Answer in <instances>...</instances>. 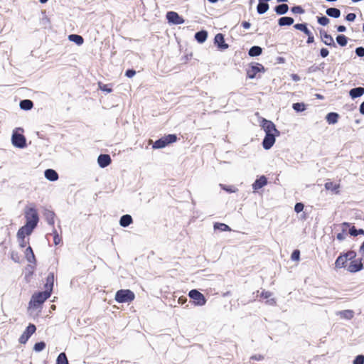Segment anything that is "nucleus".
I'll return each mask as SVG.
<instances>
[{
    "label": "nucleus",
    "mask_w": 364,
    "mask_h": 364,
    "mask_svg": "<svg viewBox=\"0 0 364 364\" xmlns=\"http://www.w3.org/2000/svg\"><path fill=\"white\" fill-rule=\"evenodd\" d=\"M50 294L48 291H38L33 294L29 301V306L38 308L42 305L50 296Z\"/></svg>",
    "instance_id": "obj_1"
},
{
    "label": "nucleus",
    "mask_w": 364,
    "mask_h": 364,
    "mask_svg": "<svg viewBox=\"0 0 364 364\" xmlns=\"http://www.w3.org/2000/svg\"><path fill=\"white\" fill-rule=\"evenodd\" d=\"M26 223L36 228L39 221V216L35 207H26L25 208Z\"/></svg>",
    "instance_id": "obj_2"
},
{
    "label": "nucleus",
    "mask_w": 364,
    "mask_h": 364,
    "mask_svg": "<svg viewBox=\"0 0 364 364\" xmlns=\"http://www.w3.org/2000/svg\"><path fill=\"white\" fill-rule=\"evenodd\" d=\"M134 298V293L130 289H120L116 292L114 299L118 303H129Z\"/></svg>",
    "instance_id": "obj_3"
},
{
    "label": "nucleus",
    "mask_w": 364,
    "mask_h": 364,
    "mask_svg": "<svg viewBox=\"0 0 364 364\" xmlns=\"http://www.w3.org/2000/svg\"><path fill=\"white\" fill-rule=\"evenodd\" d=\"M18 131L23 132V129L19 127L14 130L11 136V142L15 147L23 149L26 147V139L23 134L18 133Z\"/></svg>",
    "instance_id": "obj_4"
},
{
    "label": "nucleus",
    "mask_w": 364,
    "mask_h": 364,
    "mask_svg": "<svg viewBox=\"0 0 364 364\" xmlns=\"http://www.w3.org/2000/svg\"><path fill=\"white\" fill-rule=\"evenodd\" d=\"M188 296L196 306H203L206 304L205 296L197 289H192L188 293Z\"/></svg>",
    "instance_id": "obj_5"
},
{
    "label": "nucleus",
    "mask_w": 364,
    "mask_h": 364,
    "mask_svg": "<svg viewBox=\"0 0 364 364\" xmlns=\"http://www.w3.org/2000/svg\"><path fill=\"white\" fill-rule=\"evenodd\" d=\"M264 72V66L258 63H252L247 70V77L250 79H254L256 75L259 72Z\"/></svg>",
    "instance_id": "obj_6"
},
{
    "label": "nucleus",
    "mask_w": 364,
    "mask_h": 364,
    "mask_svg": "<svg viewBox=\"0 0 364 364\" xmlns=\"http://www.w3.org/2000/svg\"><path fill=\"white\" fill-rule=\"evenodd\" d=\"M260 126L265 133H272L280 135V132L276 128L275 124L270 120L263 118L261 121Z\"/></svg>",
    "instance_id": "obj_7"
},
{
    "label": "nucleus",
    "mask_w": 364,
    "mask_h": 364,
    "mask_svg": "<svg viewBox=\"0 0 364 364\" xmlns=\"http://www.w3.org/2000/svg\"><path fill=\"white\" fill-rule=\"evenodd\" d=\"M36 326L33 323H29L26 330L20 336L18 339L19 343L21 344H25L30 338V337L36 332Z\"/></svg>",
    "instance_id": "obj_8"
},
{
    "label": "nucleus",
    "mask_w": 364,
    "mask_h": 364,
    "mask_svg": "<svg viewBox=\"0 0 364 364\" xmlns=\"http://www.w3.org/2000/svg\"><path fill=\"white\" fill-rule=\"evenodd\" d=\"M166 17L168 22L173 25H180L185 22L184 18L176 11H168Z\"/></svg>",
    "instance_id": "obj_9"
},
{
    "label": "nucleus",
    "mask_w": 364,
    "mask_h": 364,
    "mask_svg": "<svg viewBox=\"0 0 364 364\" xmlns=\"http://www.w3.org/2000/svg\"><path fill=\"white\" fill-rule=\"evenodd\" d=\"M279 136V135H277L276 134L265 133V136L262 142L263 148L265 150L270 149L275 143L276 136Z\"/></svg>",
    "instance_id": "obj_10"
},
{
    "label": "nucleus",
    "mask_w": 364,
    "mask_h": 364,
    "mask_svg": "<svg viewBox=\"0 0 364 364\" xmlns=\"http://www.w3.org/2000/svg\"><path fill=\"white\" fill-rule=\"evenodd\" d=\"M362 258L355 259L354 260L350 261V263L348 264L346 269L351 273L358 272L363 269V264L362 262Z\"/></svg>",
    "instance_id": "obj_11"
},
{
    "label": "nucleus",
    "mask_w": 364,
    "mask_h": 364,
    "mask_svg": "<svg viewBox=\"0 0 364 364\" xmlns=\"http://www.w3.org/2000/svg\"><path fill=\"white\" fill-rule=\"evenodd\" d=\"M214 44L219 50H225L229 48V45L225 43V36L221 33H217L214 38Z\"/></svg>",
    "instance_id": "obj_12"
},
{
    "label": "nucleus",
    "mask_w": 364,
    "mask_h": 364,
    "mask_svg": "<svg viewBox=\"0 0 364 364\" xmlns=\"http://www.w3.org/2000/svg\"><path fill=\"white\" fill-rule=\"evenodd\" d=\"M320 36L322 42L330 47H336V44L334 42L333 37L328 34L326 31L323 29L320 30Z\"/></svg>",
    "instance_id": "obj_13"
},
{
    "label": "nucleus",
    "mask_w": 364,
    "mask_h": 364,
    "mask_svg": "<svg viewBox=\"0 0 364 364\" xmlns=\"http://www.w3.org/2000/svg\"><path fill=\"white\" fill-rule=\"evenodd\" d=\"M36 228H33V226L29 225L27 223H25L23 226L19 228L17 232V237H26V235L28 236L31 235L33 230Z\"/></svg>",
    "instance_id": "obj_14"
},
{
    "label": "nucleus",
    "mask_w": 364,
    "mask_h": 364,
    "mask_svg": "<svg viewBox=\"0 0 364 364\" xmlns=\"http://www.w3.org/2000/svg\"><path fill=\"white\" fill-rule=\"evenodd\" d=\"M97 163L100 167L105 168L112 163V159L109 154H101L97 158Z\"/></svg>",
    "instance_id": "obj_15"
},
{
    "label": "nucleus",
    "mask_w": 364,
    "mask_h": 364,
    "mask_svg": "<svg viewBox=\"0 0 364 364\" xmlns=\"http://www.w3.org/2000/svg\"><path fill=\"white\" fill-rule=\"evenodd\" d=\"M267 184V178L262 175L258 178H257L255 182L252 183V189L254 191H256L262 188H263L264 186Z\"/></svg>",
    "instance_id": "obj_16"
},
{
    "label": "nucleus",
    "mask_w": 364,
    "mask_h": 364,
    "mask_svg": "<svg viewBox=\"0 0 364 364\" xmlns=\"http://www.w3.org/2000/svg\"><path fill=\"white\" fill-rule=\"evenodd\" d=\"M54 280H55V274L54 272H49L47 277H46V282L44 285L45 290L48 291L49 293L51 294L53 292V285H54Z\"/></svg>",
    "instance_id": "obj_17"
},
{
    "label": "nucleus",
    "mask_w": 364,
    "mask_h": 364,
    "mask_svg": "<svg viewBox=\"0 0 364 364\" xmlns=\"http://www.w3.org/2000/svg\"><path fill=\"white\" fill-rule=\"evenodd\" d=\"M347 262H348V260H347L346 257L344 256V255L342 252L340 254V255L336 259L335 267L338 268V269L345 268V267L347 268V266H348L346 264Z\"/></svg>",
    "instance_id": "obj_18"
},
{
    "label": "nucleus",
    "mask_w": 364,
    "mask_h": 364,
    "mask_svg": "<svg viewBox=\"0 0 364 364\" xmlns=\"http://www.w3.org/2000/svg\"><path fill=\"white\" fill-rule=\"evenodd\" d=\"M44 176L50 181H55L58 179V173L51 168H48L44 171Z\"/></svg>",
    "instance_id": "obj_19"
},
{
    "label": "nucleus",
    "mask_w": 364,
    "mask_h": 364,
    "mask_svg": "<svg viewBox=\"0 0 364 364\" xmlns=\"http://www.w3.org/2000/svg\"><path fill=\"white\" fill-rule=\"evenodd\" d=\"M208 36L207 31L201 30L195 33L194 38L198 43H203L207 40Z\"/></svg>",
    "instance_id": "obj_20"
},
{
    "label": "nucleus",
    "mask_w": 364,
    "mask_h": 364,
    "mask_svg": "<svg viewBox=\"0 0 364 364\" xmlns=\"http://www.w3.org/2000/svg\"><path fill=\"white\" fill-rule=\"evenodd\" d=\"M269 9V5L267 2L262 0H258V4L257 6V12L258 14L262 15L265 14Z\"/></svg>",
    "instance_id": "obj_21"
},
{
    "label": "nucleus",
    "mask_w": 364,
    "mask_h": 364,
    "mask_svg": "<svg viewBox=\"0 0 364 364\" xmlns=\"http://www.w3.org/2000/svg\"><path fill=\"white\" fill-rule=\"evenodd\" d=\"M25 257L26 260L32 264H36V259L33 253V249L31 246H28L25 250Z\"/></svg>",
    "instance_id": "obj_22"
},
{
    "label": "nucleus",
    "mask_w": 364,
    "mask_h": 364,
    "mask_svg": "<svg viewBox=\"0 0 364 364\" xmlns=\"http://www.w3.org/2000/svg\"><path fill=\"white\" fill-rule=\"evenodd\" d=\"M364 95V87H357L352 88L349 91V95L352 99H355L361 97Z\"/></svg>",
    "instance_id": "obj_23"
},
{
    "label": "nucleus",
    "mask_w": 364,
    "mask_h": 364,
    "mask_svg": "<svg viewBox=\"0 0 364 364\" xmlns=\"http://www.w3.org/2000/svg\"><path fill=\"white\" fill-rule=\"evenodd\" d=\"M133 223L132 217L129 214L123 215L119 219V225L123 228H127Z\"/></svg>",
    "instance_id": "obj_24"
},
{
    "label": "nucleus",
    "mask_w": 364,
    "mask_h": 364,
    "mask_svg": "<svg viewBox=\"0 0 364 364\" xmlns=\"http://www.w3.org/2000/svg\"><path fill=\"white\" fill-rule=\"evenodd\" d=\"M340 116L337 112H331L326 114L325 119L329 124H335L338 122Z\"/></svg>",
    "instance_id": "obj_25"
},
{
    "label": "nucleus",
    "mask_w": 364,
    "mask_h": 364,
    "mask_svg": "<svg viewBox=\"0 0 364 364\" xmlns=\"http://www.w3.org/2000/svg\"><path fill=\"white\" fill-rule=\"evenodd\" d=\"M274 11L277 15H284L289 11V6L286 4H278L274 6Z\"/></svg>",
    "instance_id": "obj_26"
},
{
    "label": "nucleus",
    "mask_w": 364,
    "mask_h": 364,
    "mask_svg": "<svg viewBox=\"0 0 364 364\" xmlns=\"http://www.w3.org/2000/svg\"><path fill=\"white\" fill-rule=\"evenodd\" d=\"M19 107L21 109L25 111L31 110L33 107V102L31 100H22L19 102Z\"/></svg>",
    "instance_id": "obj_27"
},
{
    "label": "nucleus",
    "mask_w": 364,
    "mask_h": 364,
    "mask_svg": "<svg viewBox=\"0 0 364 364\" xmlns=\"http://www.w3.org/2000/svg\"><path fill=\"white\" fill-rule=\"evenodd\" d=\"M55 216V214L52 210H46L44 212V217H45L47 223H48V225H50L53 227L54 226V223H55V220H54Z\"/></svg>",
    "instance_id": "obj_28"
},
{
    "label": "nucleus",
    "mask_w": 364,
    "mask_h": 364,
    "mask_svg": "<svg viewBox=\"0 0 364 364\" xmlns=\"http://www.w3.org/2000/svg\"><path fill=\"white\" fill-rule=\"evenodd\" d=\"M294 22V18L290 16H282L278 19V24L279 26H291Z\"/></svg>",
    "instance_id": "obj_29"
},
{
    "label": "nucleus",
    "mask_w": 364,
    "mask_h": 364,
    "mask_svg": "<svg viewBox=\"0 0 364 364\" xmlns=\"http://www.w3.org/2000/svg\"><path fill=\"white\" fill-rule=\"evenodd\" d=\"M326 14L327 16L334 18H338L341 16L340 9L335 7H331L327 9L326 10Z\"/></svg>",
    "instance_id": "obj_30"
},
{
    "label": "nucleus",
    "mask_w": 364,
    "mask_h": 364,
    "mask_svg": "<svg viewBox=\"0 0 364 364\" xmlns=\"http://www.w3.org/2000/svg\"><path fill=\"white\" fill-rule=\"evenodd\" d=\"M262 48L259 46H253L248 50L250 57H257L262 54Z\"/></svg>",
    "instance_id": "obj_31"
},
{
    "label": "nucleus",
    "mask_w": 364,
    "mask_h": 364,
    "mask_svg": "<svg viewBox=\"0 0 364 364\" xmlns=\"http://www.w3.org/2000/svg\"><path fill=\"white\" fill-rule=\"evenodd\" d=\"M68 40L75 43L77 46H81L84 43V38L77 34H70L68 36Z\"/></svg>",
    "instance_id": "obj_32"
},
{
    "label": "nucleus",
    "mask_w": 364,
    "mask_h": 364,
    "mask_svg": "<svg viewBox=\"0 0 364 364\" xmlns=\"http://www.w3.org/2000/svg\"><path fill=\"white\" fill-rule=\"evenodd\" d=\"M167 146V143L166 142L164 136L155 141V142L152 145V148L154 149H163Z\"/></svg>",
    "instance_id": "obj_33"
},
{
    "label": "nucleus",
    "mask_w": 364,
    "mask_h": 364,
    "mask_svg": "<svg viewBox=\"0 0 364 364\" xmlns=\"http://www.w3.org/2000/svg\"><path fill=\"white\" fill-rule=\"evenodd\" d=\"M336 43L341 47L347 45L348 38L343 34H339L336 38Z\"/></svg>",
    "instance_id": "obj_34"
},
{
    "label": "nucleus",
    "mask_w": 364,
    "mask_h": 364,
    "mask_svg": "<svg viewBox=\"0 0 364 364\" xmlns=\"http://www.w3.org/2000/svg\"><path fill=\"white\" fill-rule=\"evenodd\" d=\"M324 186L326 190L332 191L336 193H338V189L340 188L339 184H334L333 182H326Z\"/></svg>",
    "instance_id": "obj_35"
},
{
    "label": "nucleus",
    "mask_w": 364,
    "mask_h": 364,
    "mask_svg": "<svg viewBox=\"0 0 364 364\" xmlns=\"http://www.w3.org/2000/svg\"><path fill=\"white\" fill-rule=\"evenodd\" d=\"M341 316L343 318L350 320L354 316V311L353 310H343L339 312Z\"/></svg>",
    "instance_id": "obj_36"
},
{
    "label": "nucleus",
    "mask_w": 364,
    "mask_h": 364,
    "mask_svg": "<svg viewBox=\"0 0 364 364\" xmlns=\"http://www.w3.org/2000/svg\"><path fill=\"white\" fill-rule=\"evenodd\" d=\"M55 364H69L67 355L65 353H60L58 355Z\"/></svg>",
    "instance_id": "obj_37"
},
{
    "label": "nucleus",
    "mask_w": 364,
    "mask_h": 364,
    "mask_svg": "<svg viewBox=\"0 0 364 364\" xmlns=\"http://www.w3.org/2000/svg\"><path fill=\"white\" fill-rule=\"evenodd\" d=\"M292 108L296 112H301L306 109V105L303 102H295L292 105Z\"/></svg>",
    "instance_id": "obj_38"
},
{
    "label": "nucleus",
    "mask_w": 364,
    "mask_h": 364,
    "mask_svg": "<svg viewBox=\"0 0 364 364\" xmlns=\"http://www.w3.org/2000/svg\"><path fill=\"white\" fill-rule=\"evenodd\" d=\"M214 228L215 230H220V231L225 232V231H230V228L225 224V223H215L214 224Z\"/></svg>",
    "instance_id": "obj_39"
},
{
    "label": "nucleus",
    "mask_w": 364,
    "mask_h": 364,
    "mask_svg": "<svg viewBox=\"0 0 364 364\" xmlns=\"http://www.w3.org/2000/svg\"><path fill=\"white\" fill-rule=\"evenodd\" d=\"M294 28L296 30L303 32L304 33H305L309 30L306 23H296L294 25Z\"/></svg>",
    "instance_id": "obj_40"
},
{
    "label": "nucleus",
    "mask_w": 364,
    "mask_h": 364,
    "mask_svg": "<svg viewBox=\"0 0 364 364\" xmlns=\"http://www.w3.org/2000/svg\"><path fill=\"white\" fill-rule=\"evenodd\" d=\"M46 344L44 341L37 342L34 344L33 350L36 352H41L45 349Z\"/></svg>",
    "instance_id": "obj_41"
},
{
    "label": "nucleus",
    "mask_w": 364,
    "mask_h": 364,
    "mask_svg": "<svg viewBox=\"0 0 364 364\" xmlns=\"http://www.w3.org/2000/svg\"><path fill=\"white\" fill-rule=\"evenodd\" d=\"M164 138L166 142L167 143V146L170 144H172V143L176 141V140H177V136H176V134H169L164 136Z\"/></svg>",
    "instance_id": "obj_42"
},
{
    "label": "nucleus",
    "mask_w": 364,
    "mask_h": 364,
    "mask_svg": "<svg viewBox=\"0 0 364 364\" xmlns=\"http://www.w3.org/2000/svg\"><path fill=\"white\" fill-rule=\"evenodd\" d=\"M324 63H322L318 65H313L309 68V73H316L318 70H322L324 68Z\"/></svg>",
    "instance_id": "obj_43"
},
{
    "label": "nucleus",
    "mask_w": 364,
    "mask_h": 364,
    "mask_svg": "<svg viewBox=\"0 0 364 364\" xmlns=\"http://www.w3.org/2000/svg\"><path fill=\"white\" fill-rule=\"evenodd\" d=\"M344 256L346 257L348 261H351L355 259L356 252L353 250H349L347 252H343Z\"/></svg>",
    "instance_id": "obj_44"
},
{
    "label": "nucleus",
    "mask_w": 364,
    "mask_h": 364,
    "mask_svg": "<svg viewBox=\"0 0 364 364\" xmlns=\"http://www.w3.org/2000/svg\"><path fill=\"white\" fill-rule=\"evenodd\" d=\"M317 21H318V24L325 26L329 23L330 20L326 16H321L317 17Z\"/></svg>",
    "instance_id": "obj_45"
},
{
    "label": "nucleus",
    "mask_w": 364,
    "mask_h": 364,
    "mask_svg": "<svg viewBox=\"0 0 364 364\" xmlns=\"http://www.w3.org/2000/svg\"><path fill=\"white\" fill-rule=\"evenodd\" d=\"M291 11L293 14H304V12H305L304 9L302 8L301 6H294L291 7Z\"/></svg>",
    "instance_id": "obj_46"
},
{
    "label": "nucleus",
    "mask_w": 364,
    "mask_h": 364,
    "mask_svg": "<svg viewBox=\"0 0 364 364\" xmlns=\"http://www.w3.org/2000/svg\"><path fill=\"white\" fill-rule=\"evenodd\" d=\"M98 85L100 89L103 92L110 93L112 91V89L109 87V85L103 84L102 82H99Z\"/></svg>",
    "instance_id": "obj_47"
},
{
    "label": "nucleus",
    "mask_w": 364,
    "mask_h": 364,
    "mask_svg": "<svg viewBox=\"0 0 364 364\" xmlns=\"http://www.w3.org/2000/svg\"><path fill=\"white\" fill-rule=\"evenodd\" d=\"M53 242L55 245L60 244L61 242V238L59 237L57 230L53 228Z\"/></svg>",
    "instance_id": "obj_48"
},
{
    "label": "nucleus",
    "mask_w": 364,
    "mask_h": 364,
    "mask_svg": "<svg viewBox=\"0 0 364 364\" xmlns=\"http://www.w3.org/2000/svg\"><path fill=\"white\" fill-rule=\"evenodd\" d=\"M291 259L293 261H298L300 259V251L299 250H294L291 255Z\"/></svg>",
    "instance_id": "obj_49"
},
{
    "label": "nucleus",
    "mask_w": 364,
    "mask_h": 364,
    "mask_svg": "<svg viewBox=\"0 0 364 364\" xmlns=\"http://www.w3.org/2000/svg\"><path fill=\"white\" fill-rule=\"evenodd\" d=\"M353 364H364V355H357L354 358Z\"/></svg>",
    "instance_id": "obj_50"
},
{
    "label": "nucleus",
    "mask_w": 364,
    "mask_h": 364,
    "mask_svg": "<svg viewBox=\"0 0 364 364\" xmlns=\"http://www.w3.org/2000/svg\"><path fill=\"white\" fill-rule=\"evenodd\" d=\"M304 34H306L308 36L306 43L308 44L312 43L314 42V36L311 31L309 29Z\"/></svg>",
    "instance_id": "obj_51"
},
{
    "label": "nucleus",
    "mask_w": 364,
    "mask_h": 364,
    "mask_svg": "<svg viewBox=\"0 0 364 364\" xmlns=\"http://www.w3.org/2000/svg\"><path fill=\"white\" fill-rule=\"evenodd\" d=\"M355 53L358 57H364V47L360 46L355 48Z\"/></svg>",
    "instance_id": "obj_52"
},
{
    "label": "nucleus",
    "mask_w": 364,
    "mask_h": 364,
    "mask_svg": "<svg viewBox=\"0 0 364 364\" xmlns=\"http://www.w3.org/2000/svg\"><path fill=\"white\" fill-rule=\"evenodd\" d=\"M304 205L302 203H296L294 205V211L297 213L304 210Z\"/></svg>",
    "instance_id": "obj_53"
},
{
    "label": "nucleus",
    "mask_w": 364,
    "mask_h": 364,
    "mask_svg": "<svg viewBox=\"0 0 364 364\" xmlns=\"http://www.w3.org/2000/svg\"><path fill=\"white\" fill-rule=\"evenodd\" d=\"M355 18H356L355 14L349 13L346 16L345 19L348 21L353 22L355 21Z\"/></svg>",
    "instance_id": "obj_54"
},
{
    "label": "nucleus",
    "mask_w": 364,
    "mask_h": 364,
    "mask_svg": "<svg viewBox=\"0 0 364 364\" xmlns=\"http://www.w3.org/2000/svg\"><path fill=\"white\" fill-rule=\"evenodd\" d=\"M136 75V71L134 69H127L125 71V76L128 78H131Z\"/></svg>",
    "instance_id": "obj_55"
},
{
    "label": "nucleus",
    "mask_w": 364,
    "mask_h": 364,
    "mask_svg": "<svg viewBox=\"0 0 364 364\" xmlns=\"http://www.w3.org/2000/svg\"><path fill=\"white\" fill-rule=\"evenodd\" d=\"M348 233L353 237L358 236V229L354 226H351L349 228Z\"/></svg>",
    "instance_id": "obj_56"
},
{
    "label": "nucleus",
    "mask_w": 364,
    "mask_h": 364,
    "mask_svg": "<svg viewBox=\"0 0 364 364\" xmlns=\"http://www.w3.org/2000/svg\"><path fill=\"white\" fill-rule=\"evenodd\" d=\"M329 54V50L326 48H322L320 49V56L321 58H326Z\"/></svg>",
    "instance_id": "obj_57"
},
{
    "label": "nucleus",
    "mask_w": 364,
    "mask_h": 364,
    "mask_svg": "<svg viewBox=\"0 0 364 364\" xmlns=\"http://www.w3.org/2000/svg\"><path fill=\"white\" fill-rule=\"evenodd\" d=\"M222 188L226 191L228 193H234L235 192V189L232 186H227L225 185L220 184Z\"/></svg>",
    "instance_id": "obj_58"
},
{
    "label": "nucleus",
    "mask_w": 364,
    "mask_h": 364,
    "mask_svg": "<svg viewBox=\"0 0 364 364\" xmlns=\"http://www.w3.org/2000/svg\"><path fill=\"white\" fill-rule=\"evenodd\" d=\"M18 240L19 246L21 248H24L28 242L26 241L25 237H17Z\"/></svg>",
    "instance_id": "obj_59"
},
{
    "label": "nucleus",
    "mask_w": 364,
    "mask_h": 364,
    "mask_svg": "<svg viewBox=\"0 0 364 364\" xmlns=\"http://www.w3.org/2000/svg\"><path fill=\"white\" fill-rule=\"evenodd\" d=\"M346 230L345 228L343 229L342 230V232H340V233H338L337 235H336V238L340 240V241H342L345 239V232H346Z\"/></svg>",
    "instance_id": "obj_60"
},
{
    "label": "nucleus",
    "mask_w": 364,
    "mask_h": 364,
    "mask_svg": "<svg viewBox=\"0 0 364 364\" xmlns=\"http://www.w3.org/2000/svg\"><path fill=\"white\" fill-rule=\"evenodd\" d=\"M264 359V356L262 355H254L251 356L250 360L260 361Z\"/></svg>",
    "instance_id": "obj_61"
},
{
    "label": "nucleus",
    "mask_w": 364,
    "mask_h": 364,
    "mask_svg": "<svg viewBox=\"0 0 364 364\" xmlns=\"http://www.w3.org/2000/svg\"><path fill=\"white\" fill-rule=\"evenodd\" d=\"M260 296L264 299H268L272 296V293L270 291L263 290Z\"/></svg>",
    "instance_id": "obj_62"
},
{
    "label": "nucleus",
    "mask_w": 364,
    "mask_h": 364,
    "mask_svg": "<svg viewBox=\"0 0 364 364\" xmlns=\"http://www.w3.org/2000/svg\"><path fill=\"white\" fill-rule=\"evenodd\" d=\"M336 30L339 33H343L346 31V27L343 25H340V26H336Z\"/></svg>",
    "instance_id": "obj_63"
},
{
    "label": "nucleus",
    "mask_w": 364,
    "mask_h": 364,
    "mask_svg": "<svg viewBox=\"0 0 364 364\" xmlns=\"http://www.w3.org/2000/svg\"><path fill=\"white\" fill-rule=\"evenodd\" d=\"M359 252L361 254L362 257H364V240L360 247Z\"/></svg>",
    "instance_id": "obj_64"
}]
</instances>
